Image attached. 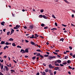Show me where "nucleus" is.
Masks as SVG:
<instances>
[{"instance_id":"48","label":"nucleus","mask_w":75,"mask_h":75,"mask_svg":"<svg viewBox=\"0 0 75 75\" xmlns=\"http://www.w3.org/2000/svg\"><path fill=\"white\" fill-rule=\"evenodd\" d=\"M55 25H56V26H58V25H57V23H55Z\"/></svg>"},{"instance_id":"26","label":"nucleus","mask_w":75,"mask_h":75,"mask_svg":"<svg viewBox=\"0 0 75 75\" xmlns=\"http://www.w3.org/2000/svg\"><path fill=\"white\" fill-rule=\"evenodd\" d=\"M57 30V29L56 28H53L52 29H51V30Z\"/></svg>"},{"instance_id":"3","label":"nucleus","mask_w":75,"mask_h":75,"mask_svg":"<svg viewBox=\"0 0 75 75\" xmlns=\"http://www.w3.org/2000/svg\"><path fill=\"white\" fill-rule=\"evenodd\" d=\"M4 68L6 69V70L7 71H8V70H9V69H8V68L7 67V66H5L4 67Z\"/></svg>"},{"instance_id":"14","label":"nucleus","mask_w":75,"mask_h":75,"mask_svg":"<svg viewBox=\"0 0 75 75\" xmlns=\"http://www.w3.org/2000/svg\"><path fill=\"white\" fill-rule=\"evenodd\" d=\"M5 44V42L4 41H2L1 43L0 44Z\"/></svg>"},{"instance_id":"55","label":"nucleus","mask_w":75,"mask_h":75,"mask_svg":"<svg viewBox=\"0 0 75 75\" xmlns=\"http://www.w3.org/2000/svg\"><path fill=\"white\" fill-rule=\"evenodd\" d=\"M57 74V71H55L54 72V75H55Z\"/></svg>"},{"instance_id":"27","label":"nucleus","mask_w":75,"mask_h":75,"mask_svg":"<svg viewBox=\"0 0 75 75\" xmlns=\"http://www.w3.org/2000/svg\"><path fill=\"white\" fill-rule=\"evenodd\" d=\"M12 45L13 46V47H16V44H15V43H13L12 44Z\"/></svg>"},{"instance_id":"10","label":"nucleus","mask_w":75,"mask_h":75,"mask_svg":"<svg viewBox=\"0 0 75 75\" xmlns=\"http://www.w3.org/2000/svg\"><path fill=\"white\" fill-rule=\"evenodd\" d=\"M63 0L64 1H65V2L66 3H67V4H69V2H68V1H67V0Z\"/></svg>"},{"instance_id":"29","label":"nucleus","mask_w":75,"mask_h":75,"mask_svg":"<svg viewBox=\"0 0 75 75\" xmlns=\"http://www.w3.org/2000/svg\"><path fill=\"white\" fill-rule=\"evenodd\" d=\"M14 30H11V34H13V33H14Z\"/></svg>"},{"instance_id":"51","label":"nucleus","mask_w":75,"mask_h":75,"mask_svg":"<svg viewBox=\"0 0 75 75\" xmlns=\"http://www.w3.org/2000/svg\"><path fill=\"white\" fill-rule=\"evenodd\" d=\"M71 16H72V18H74V15L72 14L71 15Z\"/></svg>"},{"instance_id":"12","label":"nucleus","mask_w":75,"mask_h":75,"mask_svg":"<svg viewBox=\"0 0 75 75\" xmlns=\"http://www.w3.org/2000/svg\"><path fill=\"white\" fill-rule=\"evenodd\" d=\"M43 17L44 18H45V19H47V16H45V15H43Z\"/></svg>"},{"instance_id":"41","label":"nucleus","mask_w":75,"mask_h":75,"mask_svg":"<svg viewBox=\"0 0 75 75\" xmlns=\"http://www.w3.org/2000/svg\"><path fill=\"white\" fill-rule=\"evenodd\" d=\"M6 45H9V43H8V42H6Z\"/></svg>"},{"instance_id":"46","label":"nucleus","mask_w":75,"mask_h":75,"mask_svg":"<svg viewBox=\"0 0 75 75\" xmlns=\"http://www.w3.org/2000/svg\"><path fill=\"white\" fill-rule=\"evenodd\" d=\"M62 25L63 26H64V27H67V25H65L64 24H62Z\"/></svg>"},{"instance_id":"7","label":"nucleus","mask_w":75,"mask_h":75,"mask_svg":"<svg viewBox=\"0 0 75 75\" xmlns=\"http://www.w3.org/2000/svg\"><path fill=\"white\" fill-rule=\"evenodd\" d=\"M55 70H58L59 69V67H55Z\"/></svg>"},{"instance_id":"50","label":"nucleus","mask_w":75,"mask_h":75,"mask_svg":"<svg viewBox=\"0 0 75 75\" xmlns=\"http://www.w3.org/2000/svg\"><path fill=\"white\" fill-rule=\"evenodd\" d=\"M69 69H72V67H71V66H69Z\"/></svg>"},{"instance_id":"9","label":"nucleus","mask_w":75,"mask_h":75,"mask_svg":"<svg viewBox=\"0 0 75 75\" xmlns=\"http://www.w3.org/2000/svg\"><path fill=\"white\" fill-rule=\"evenodd\" d=\"M14 40V39H12V38H10V39H8V41H13V40Z\"/></svg>"},{"instance_id":"38","label":"nucleus","mask_w":75,"mask_h":75,"mask_svg":"<svg viewBox=\"0 0 75 75\" xmlns=\"http://www.w3.org/2000/svg\"><path fill=\"white\" fill-rule=\"evenodd\" d=\"M55 52H59V50H55Z\"/></svg>"},{"instance_id":"43","label":"nucleus","mask_w":75,"mask_h":75,"mask_svg":"<svg viewBox=\"0 0 75 75\" xmlns=\"http://www.w3.org/2000/svg\"><path fill=\"white\" fill-rule=\"evenodd\" d=\"M57 62H57V60L56 61L54 62V64H57Z\"/></svg>"},{"instance_id":"8","label":"nucleus","mask_w":75,"mask_h":75,"mask_svg":"<svg viewBox=\"0 0 75 75\" xmlns=\"http://www.w3.org/2000/svg\"><path fill=\"white\" fill-rule=\"evenodd\" d=\"M4 24H5V22H4V21H3L1 23V24L2 25H4Z\"/></svg>"},{"instance_id":"24","label":"nucleus","mask_w":75,"mask_h":75,"mask_svg":"<svg viewBox=\"0 0 75 75\" xmlns=\"http://www.w3.org/2000/svg\"><path fill=\"white\" fill-rule=\"evenodd\" d=\"M67 62L68 64H70V63H71V61H70V60H68V61H67Z\"/></svg>"},{"instance_id":"42","label":"nucleus","mask_w":75,"mask_h":75,"mask_svg":"<svg viewBox=\"0 0 75 75\" xmlns=\"http://www.w3.org/2000/svg\"><path fill=\"white\" fill-rule=\"evenodd\" d=\"M18 28H17L16 27H14V28H13V29H16V30H17V29H18Z\"/></svg>"},{"instance_id":"49","label":"nucleus","mask_w":75,"mask_h":75,"mask_svg":"<svg viewBox=\"0 0 75 75\" xmlns=\"http://www.w3.org/2000/svg\"><path fill=\"white\" fill-rule=\"evenodd\" d=\"M11 72H15V71H14V70H11Z\"/></svg>"},{"instance_id":"37","label":"nucleus","mask_w":75,"mask_h":75,"mask_svg":"<svg viewBox=\"0 0 75 75\" xmlns=\"http://www.w3.org/2000/svg\"><path fill=\"white\" fill-rule=\"evenodd\" d=\"M42 74H43V75H45V72L44 71H43V72H42Z\"/></svg>"},{"instance_id":"64","label":"nucleus","mask_w":75,"mask_h":75,"mask_svg":"<svg viewBox=\"0 0 75 75\" xmlns=\"http://www.w3.org/2000/svg\"><path fill=\"white\" fill-rule=\"evenodd\" d=\"M72 12H73V13H75V11H74V10H72Z\"/></svg>"},{"instance_id":"21","label":"nucleus","mask_w":75,"mask_h":75,"mask_svg":"<svg viewBox=\"0 0 75 75\" xmlns=\"http://www.w3.org/2000/svg\"><path fill=\"white\" fill-rule=\"evenodd\" d=\"M41 26H42V27H44L45 26V24L43 23H42L41 24Z\"/></svg>"},{"instance_id":"45","label":"nucleus","mask_w":75,"mask_h":75,"mask_svg":"<svg viewBox=\"0 0 75 75\" xmlns=\"http://www.w3.org/2000/svg\"><path fill=\"white\" fill-rule=\"evenodd\" d=\"M48 71H49L50 73H51L52 72V71L51 69L49 70Z\"/></svg>"},{"instance_id":"15","label":"nucleus","mask_w":75,"mask_h":75,"mask_svg":"<svg viewBox=\"0 0 75 75\" xmlns=\"http://www.w3.org/2000/svg\"><path fill=\"white\" fill-rule=\"evenodd\" d=\"M1 69H3V64H2L0 66Z\"/></svg>"},{"instance_id":"60","label":"nucleus","mask_w":75,"mask_h":75,"mask_svg":"<svg viewBox=\"0 0 75 75\" xmlns=\"http://www.w3.org/2000/svg\"><path fill=\"white\" fill-rule=\"evenodd\" d=\"M6 29H4L3 30V31H4V32H5L6 31Z\"/></svg>"},{"instance_id":"28","label":"nucleus","mask_w":75,"mask_h":75,"mask_svg":"<svg viewBox=\"0 0 75 75\" xmlns=\"http://www.w3.org/2000/svg\"><path fill=\"white\" fill-rule=\"evenodd\" d=\"M52 18H56L55 17V16H54V14L52 15Z\"/></svg>"},{"instance_id":"32","label":"nucleus","mask_w":75,"mask_h":75,"mask_svg":"<svg viewBox=\"0 0 75 75\" xmlns=\"http://www.w3.org/2000/svg\"><path fill=\"white\" fill-rule=\"evenodd\" d=\"M17 48H21V46H20L18 45L17 46Z\"/></svg>"},{"instance_id":"58","label":"nucleus","mask_w":75,"mask_h":75,"mask_svg":"<svg viewBox=\"0 0 75 75\" xmlns=\"http://www.w3.org/2000/svg\"><path fill=\"white\" fill-rule=\"evenodd\" d=\"M68 73L70 75H71V72L70 71H69L68 72Z\"/></svg>"},{"instance_id":"34","label":"nucleus","mask_w":75,"mask_h":75,"mask_svg":"<svg viewBox=\"0 0 75 75\" xmlns=\"http://www.w3.org/2000/svg\"><path fill=\"white\" fill-rule=\"evenodd\" d=\"M40 11L41 13H43V12H44V10L42 9L40 10Z\"/></svg>"},{"instance_id":"23","label":"nucleus","mask_w":75,"mask_h":75,"mask_svg":"<svg viewBox=\"0 0 75 75\" xmlns=\"http://www.w3.org/2000/svg\"><path fill=\"white\" fill-rule=\"evenodd\" d=\"M48 69H47L45 70V72H48Z\"/></svg>"},{"instance_id":"57","label":"nucleus","mask_w":75,"mask_h":75,"mask_svg":"<svg viewBox=\"0 0 75 75\" xmlns=\"http://www.w3.org/2000/svg\"><path fill=\"white\" fill-rule=\"evenodd\" d=\"M0 75H4L3 74H2V73L0 72Z\"/></svg>"},{"instance_id":"33","label":"nucleus","mask_w":75,"mask_h":75,"mask_svg":"<svg viewBox=\"0 0 75 75\" xmlns=\"http://www.w3.org/2000/svg\"><path fill=\"white\" fill-rule=\"evenodd\" d=\"M53 54H55V55H58V53H57L53 52Z\"/></svg>"},{"instance_id":"19","label":"nucleus","mask_w":75,"mask_h":75,"mask_svg":"<svg viewBox=\"0 0 75 75\" xmlns=\"http://www.w3.org/2000/svg\"><path fill=\"white\" fill-rule=\"evenodd\" d=\"M20 25H17L16 26V27L17 28H20Z\"/></svg>"},{"instance_id":"47","label":"nucleus","mask_w":75,"mask_h":75,"mask_svg":"<svg viewBox=\"0 0 75 75\" xmlns=\"http://www.w3.org/2000/svg\"><path fill=\"white\" fill-rule=\"evenodd\" d=\"M25 42L27 43V42H29V41L25 40Z\"/></svg>"},{"instance_id":"5","label":"nucleus","mask_w":75,"mask_h":75,"mask_svg":"<svg viewBox=\"0 0 75 75\" xmlns=\"http://www.w3.org/2000/svg\"><path fill=\"white\" fill-rule=\"evenodd\" d=\"M21 52H22V53H23V54L24 53H25V50H24L23 49L21 50Z\"/></svg>"},{"instance_id":"11","label":"nucleus","mask_w":75,"mask_h":75,"mask_svg":"<svg viewBox=\"0 0 75 75\" xmlns=\"http://www.w3.org/2000/svg\"><path fill=\"white\" fill-rule=\"evenodd\" d=\"M25 51V53L27 52V53H28V49H26Z\"/></svg>"},{"instance_id":"56","label":"nucleus","mask_w":75,"mask_h":75,"mask_svg":"<svg viewBox=\"0 0 75 75\" xmlns=\"http://www.w3.org/2000/svg\"><path fill=\"white\" fill-rule=\"evenodd\" d=\"M60 65L61 67H63V66H64V65L62 64H60Z\"/></svg>"},{"instance_id":"52","label":"nucleus","mask_w":75,"mask_h":75,"mask_svg":"<svg viewBox=\"0 0 75 75\" xmlns=\"http://www.w3.org/2000/svg\"><path fill=\"white\" fill-rule=\"evenodd\" d=\"M69 48H70V50H72V48L71 46L69 47Z\"/></svg>"},{"instance_id":"62","label":"nucleus","mask_w":75,"mask_h":75,"mask_svg":"<svg viewBox=\"0 0 75 75\" xmlns=\"http://www.w3.org/2000/svg\"><path fill=\"white\" fill-rule=\"evenodd\" d=\"M54 75V74L52 73H51L50 75Z\"/></svg>"},{"instance_id":"39","label":"nucleus","mask_w":75,"mask_h":75,"mask_svg":"<svg viewBox=\"0 0 75 75\" xmlns=\"http://www.w3.org/2000/svg\"><path fill=\"white\" fill-rule=\"evenodd\" d=\"M36 51H38V52H41V50H37Z\"/></svg>"},{"instance_id":"59","label":"nucleus","mask_w":75,"mask_h":75,"mask_svg":"<svg viewBox=\"0 0 75 75\" xmlns=\"http://www.w3.org/2000/svg\"><path fill=\"white\" fill-rule=\"evenodd\" d=\"M13 61L15 62V63H17V62L16 61L14 60H13Z\"/></svg>"},{"instance_id":"35","label":"nucleus","mask_w":75,"mask_h":75,"mask_svg":"<svg viewBox=\"0 0 75 75\" xmlns=\"http://www.w3.org/2000/svg\"><path fill=\"white\" fill-rule=\"evenodd\" d=\"M10 32H8L7 33V35H9L10 34Z\"/></svg>"},{"instance_id":"44","label":"nucleus","mask_w":75,"mask_h":75,"mask_svg":"<svg viewBox=\"0 0 75 75\" xmlns=\"http://www.w3.org/2000/svg\"><path fill=\"white\" fill-rule=\"evenodd\" d=\"M55 65H56V66H59V65L58 64H55Z\"/></svg>"},{"instance_id":"30","label":"nucleus","mask_w":75,"mask_h":75,"mask_svg":"<svg viewBox=\"0 0 75 75\" xmlns=\"http://www.w3.org/2000/svg\"><path fill=\"white\" fill-rule=\"evenodd\" d=\"M67 64V62H63L62 63V64H63L64 65H66V64Z\"/></svg>"},{"instance_id":"22","label":"nucleus","mask_w":75,"mask_h":75,"mask_svg":"<svg viewBox=\"0 0 75 75\" xmlns=\"http://www.w3.org/2000/svg\"><path fill=\"white\" fill-rule=\"evenodd\" d=\"M35 37H38V35H37V34H35Z\"/></svg>"},{"instance_id":"53","label":"nucleus","mask_w":75,"mask_h":75,"mask_svg":"<svg viewBox=\"0 0 75 75\" xmlns=\"http://www.w3.org/2000/svg\"><path fill=\"white\" fill-rule=\"evenodd\" d=\"M70 55L71 56H72V55H73V54H72V53H71L70 54Z\"/></svg>"},{"instance_id":"40","label":"nucleus","mask_w":75,"mask_h":75,"mask_svg":"<svg viewBox=\"0 0 75 75\" xmlns=\"http://www.w3.org/2000/svg\"><path fill=\"white\" fill-rule=\"evenodd\" d=\"M68 57L67 56H65L64 59H68Z\"/></svg>"},{"instance_id":"13","label":"nucleus","mask_w":75,"mask_h":75,"mask_svg":"<svg viewBox=\"0 0 75 75\" xmlns=\"http://www.w3.org/2000/svg\"><path fill=\"white\" fill-rule=\"evenodd\" d=\"M57 60L58 63H61V61L60 60Z\"/></svg>"},{"instance_id":"61","label":"nucleus","mask_w":75,"mask_h":75,"mask_svg":"<svg viewBox=\"0 0 75 75\" xmlns=\"http://www.w3.org/2000/svg\"><path fill=\"white\" fill-rule=\"evenodd\" d=\"M40 73L39 72H38L37 73L36 75H39Z\"/></svg>"},{"instance_id":"4","label":"nucleus","mask_w":75,"mask_h":75,"mask_svg":"<svg viewBox=\"0 0 75 75\" xmlns=\"http://www.w3.org/2000/svg\"><path fill=\"white\" fill-rule=\"evenodd\" d=\"M34 28V26L33 25L30 26H29V29H33Z\"/></svg>"},{"instance_id":"31","label":"nucleus","mask_w":75,"mask_h":75,"mask_svg":"<svg viewBox=\"0 0 75 75\" xmlns=\"http://www.w3.org/2000/svg\"><path fill=\"white\" fill-rule=\"evenodd\" d=\"M40 57L41 58H44V56H43L42 55H41L40 54Z\"/></svg>"},{"instance_id":"25","label":"nucleus","mask_w":75,"mask_h":75,"mask_svg":"<svg viewBox=\"0 0 75 75\" xmlns=\"http://www.w3.org/2000/svg\"><path fill=\"white\" fill-rule=\"evenodd\" d=\"M40 54L39 53L38 54H37L36 55V56H37V57H38V56H40Z\"/></svg>"},{"instance_id":"54","label":"nucleus","mask_w":75,"mask_h":75,"mask_svg":"<svg viewBox=\"0 0 75 75\" xmlns=\"http://www.w3.org/2000/svg\"><path fill=\"white\" fill-rule=\"evenodd\" d=\"M44 29H48V27H45L44 28Z\"/></svg>"},{"instance_id":"17","label":"nucleus","mask_w":75,"mask_h":75,"mask_svg":"<svg viewBox=\"0 0 75 75\" xmlns=\"http://www.w3.org/2000/svg\"><path fill=\"white\" fill-rule=\"evenodd\" d=\"M43 16H42V15H40L39 16V18H42L43 17Z\"/></svg>"},{"instance_id":"6","label":"nucleus","mask_w":75,"mask_h":75,"mask_svg":"<svg viewBox=\"0 0 75 75\" xmlns=\"http://www.w3.org/2000/svg\"><path fill=\"white\" fill-rule=\"evenodd\" d=\"M49 67L50 69H52V66L51 64H49Z\"/></svg>"},{"instance_id":"63","label":"nucleus","mask_w":75,"mask_h":75,"mask_svg":"<svg viewBox=\"0 0 75 75\" xmlns=\"http://www.w3.org/2000/svg\"><path fill=\"white\" fill-rule=\"evenodd\" d=\"M72 57H73V58H75V54H74V55Z\"/></svg>"},{"instance_id":"2","label":"nucleus","mask_w":75,"mask_h":75,"mask_svg":"<svg viewBox=\"0 0 75 75\" xmlns=\"http://www.w3.org/2000/svg\"><path fill=\"white\" fill-rule=\"evenodd\" d=\"M30 38H37V37H36V36H34V35H32V37H30Z\"/></svg>"},{"instance_id":"20","label":"nucleus","mask_w":75,"mask_h":75,"mask_svg":"<svg viewBox=\"0 0 75 75\" xmlns=\"http://www.w3.org/2000/svg\"><path fill=\"white\" fill-rule=\"evenodd\" d=\"M44 57H49V55H44Z\"/></svg>"},{"instance_id":"36","label":"nucleus","mask_w":75,"mask_h":75,"mask_svg":"<svg viewBox=\"0 0 75 75\" xmlns=\"http://www.w3.org/2000/svg\"><path fill=\"white\" fill-rule=\"evenodd\" d=\"M35 58H36V57L35 56L34 57H32V59H33L34 60L35 59Z\"/></svg>"},{"instance_id":"1","label":"nucleus","mask_w":75,"mask_h":75,"mask_svg":"<svg viewBox=\"0 0 75 75\" xmlns=\"http://www.w3.org/2000/svg\"><path fill=\"white\" fill-rule=\"evenodd\" d=\"M56 58V57L55 56H50L48 57V58L49 59H53V58Z\"/></svg>"},{"instance_id":"18","label":"nucleus","mask_w":75,"mask_h":75,"mask_svg":"<svg viewBox=\"0 0 75 75\" xmlns=\"http://www.w3.org/2000/svg\"><path fill=\"white\" fill-rule=\"evenodd\" d=\"M64 38H62L60 39V41H62V42H63V41H64Z\"/></svg>"},{"instance_id":"16","label":"nucleus","mask_w":75,"mask_h":75,"mask_svg":"<svg viewBox=\"0 0 75 75\" xmlns=\"http://www.w3.org/2000/svg\"><path fill=\"white\" fill-rule=\"evenodd\" d=\"M30 43L31 44H32V45H34V44L35 43H34V42H33L31 41L30 42Z\"/></svg>"}]
</instances>
